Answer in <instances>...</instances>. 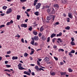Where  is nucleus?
<instances>
[{"label": "nucleus", "instance_id": "59", "mask_svg": "<svg viewBox=\"0 0 77 77\" xmlns=\"http://www.w3.org/2000/svg\"><path fill=\"white\" fill-rule=\"evenodd\" d=\"M32 75H35V72H32Z\"/></svg>", "mask_w": 77, "mask_h": 77}, {"label": "nucleus", "instance_id": "8", "mask_svg": "<svg viewBox=\"0 0 77 77\" xmlns=\"http://www.w3.org/2000/svg\"><path fill=\"white\" fill-rule=\"evenodd\" d=\"M34 39H35V41H38V40L39 39V38L38 36H35L34 37Z\"/></svg>", "mask_w": 77, "mask_h": 77}, {"label": "nucleus", "instance_id": "64", "mask_svg": "<svg viewBox=\"0 0 77 77\" xmlns=\"http://www.w3.org/2000/svg\"><path fill=\"white\" fill-rule=\"evenodd\" d=\"M30 11V9H28L26 10L27 12H29Z\"/></svg>", "mask_w": 77, "mask_h": 77}, {"label": "nucleus", "instance_id": "63", "mask_svg": "<svg viewBox=\"0 0 77 77\" xmlns=\"http://www.w3.org/2000/svg\"><path fill=\"white\" fill-rule=\"evenodd\" d=\"M29 72L30 73V74H31V70H30V69H29Z\"/></svg>", "mask_w": 77, "mask_h": 77}, {"label": "nucleus", "instance_id": "55", "mask_svg": "<svg viewBox=\"0 0 77 77\" xmlns=\"http://www.w3.org/2000/svg\"><path fill=\"white\" fill-rule=\"evenodd\" d=\"M71 39L72 40V42H73V41H74V38H71Z\"/></svg>", "mask_w": 77, "mask_h": 77}, {"label": "nucleus", "instance_id": "34", "mask_svg": "<svg viewBox=\"0 0 77 77\" xmlns=\"http://www.w3.org/2000/svg\"><path fill=\"white\" fill-rule=\"evenodd\" d=\"M9 22L10 23V24H13V20H11V21Z\"/></svg>", "mask_w": 77, "mask_h": 77}, {"label": "nucleus", "instance_id": "47", "mask_svg": "<svg viewBox=\"0 0 77 77\" xmlns=\"http://www.w3.org/2000/svg\"><path fill=\"white\" fill-rule=\"evenodd\" d=\"M6 25L7 26H9V25H11V24L9 22H8L7 23Z\"/></svg>", "mask_w": 77, "mask_h": 77}, {"label": "nucleus", "instance_id": "32", "mask_svg": "<svg viewBox=\"0 0 77 77\" xmlns=\"http://www.w3.org/2000/svg\"><path fill=\"white\" fill-rule=\"evenodd\" d=\"M34 51H35V50H33V51H32L30 53V55H32V54H33V53H34Z\"/></svg>", "mask_w": 77, "mask_h": 77}, {"label": "nucleus", "instance_id": "22", "mask_svg": "<svg viewBox=\"0 0 77 77\" xmlns=\"http://www.w3.org/2000/svg\"><path fill=\"white\" fill-rule=\"evenodd\" d=\"M29 55V54H28L27 53H25L24 54V56L25 57H27V56Z\"/></svg>", "mask_w": 77, "mask_h": 77}, {"label": "nucleus", "instance_id": "38", "mask_svg": "<svg viewBox=\"0 0 77 77\" xmlns=\"http://www.w3.org/2000/svg\"><path fill=\"white\" fill-rule=\"evenodd\" d=\"M22 66L21 63H19L18 65V66L20 68V67H21Z\"/></svg>", "mask_w": 77, "mask_h": 77}, {"label": "nucleus", "instance_id": "10", "mask_svg": "<svg viewBox=\"0 0 77 77\" xmlns=\"http://www.w3.org/2000/svg\"><path fill=\"white\" fill-rule=\"evenodd\" d=\"M56 34L54 33L52 34L51 35V38H53V37H55V36H56Z\"/></svg>", "mask_w": 77, "mask_h": 77}, {"label": "nucleus", "instance_id": "41", "mask_svg": "<svg viewBox=\"0 0 77 77\" xmlns=\"http://www.w3.org/2000/svg\"><path fill=\"white\" fill-rule=\"evenodd\" d=\"M28 30H29V31H31L32 30V27H30L28 28Z\"/></svg>", "mask_w": 77, "mask_h": 77}, {"label": "nucleus", "instance_id": "15", "mask_svg": "<svg viewBox=\"0 0 77 77\" xmlns=\"http://www.w3.org/2000/svg\"><path fill=\"white\" fill-rule=\"evenodd\" d=\"M50 75H53V76H54L55 75L56 73H55V72H51L50 73Z\"/></svg>", "mask_w": 77, "mask_h": 77}, {"label": "nucleus", "instance_id": "44", "mask_svg": "<svg viewBox=\"0 0 77 77\" xmlns=\"http://www.w3.org/2000/svg\"><path fill=\"white\" fill-rule=\"evenodd\" d=\"M38 45V44L37 42H35L34 44V45H35V46H36V45Z\"/></svg>", "mask_w": 77, "mask_h": 77}, {"label": "nucleus", "instance_id": "6", "mask_svg": "<svg viewBox=\"0 0 77 77\" xmlns=\"http://www.w3.org/2000/svg\"><path fill=\"white\" fill-rule=\"evenodd\" d=\"M51 9L48 8L47 10L46 11H47V12H48V14L50 15V12H51Z\"/></svg>", "mask_w": 77, "mask_h": 77}, {"label": "nucleus", "instance_id": "23", "mask_svg": "<svg viewBox=\"0 0 77 77\" xmlns=\"http://www.w3.org/2000/svg\"><path fill=\"white\" fill-rule=\"evenodd\" d=\"M70 29V27L69 26H67L66 27H65V29L66 30H69Z\"/></svg>", "mask_w": 77, "mask_h": 77}, {"label": "nucleus", "instance_id": "1", "mask_svg": "<svg viewBox=\"0 0 77 77\" xmlns=\"http://www.w3.org/2000/svg\"><path fill=\"white\" fill-rule=\"evenodd\" d=\"M41 5V3H38L37 5L35 6V8L36 9H39L40 6Z\"/></svg>", "mask_w": 77, "mask_h": 77}, {"label": "nucleus", "instance_id": "2", "mask_svg": "<svg viewBox=\"0 0 77 77\" xmlns=\"http://www.w3.org/2000/svg\"><path fill=\"white\" fill-rule=\"evenodd\" d=\"M12 12V9L11 8H9L7 11L6 13V14H10V13H11Z\"/></svg>", "mask_w": 77, "mask_h": 77}, {"label": "nucleus", "instance_id": "13", "mask_svg": "<svg viewBox=\"0 0 77 77\" xmlns=\"http://www.w3.org/2000/svg\"><path fill=\"white\" fill-rule=\"evenodd\" d=\"M66 72H60V74L61 75H65L66 74Z\"/></svg>", "mask_w": 77, "mask_h": 77}, {"label": "nucleus", "instance_id": "57", "mask_svg": "<svg viewBox=\"0 0 77 77\" xmlns=\"http://www.w3.org/2000/svg\"><path fill=\"white\" fill-rule=\"evenodd\" d=\"M38 35H39V37H40L42 36V34L41 33H39V34Z\"/></svg>", "mask_w": 77, "mask_h": 77}, {"label": "nucleus", "instance_id": "37", "mask_svg": "<svg viewBox=\"0 0 77 77\" xmlns=\"http://www.w3.org/2000/svg\"><path fill=\"white\" fill-rule=\"evenodd\" d=\"M25 13L26 14L27 16L29 17V14H28V13L26 11H25Z\"/></svg>", "mask_w": 77, "mask_h": 77}, {"label": "nucleus", "instance_id": "52", "mask_svg": "<svg viewBox=\"0 0 77 77\" xmlns=\"http://www.w3.org/2000/svg\"><path fill=\"white\" fill-rule=\"evenodd\" d=\"M58 24H59V23L58 22H57L55 23V25H58Z\"/></svg>", "mask_w": 77, "mask_h": 77}, {"label": "nucleus", "instance_id": "28", "mask_svg": "<svg viewBox=\"0 0 77 77\" xmlns=\"http://www.w3.org/2000/svg\"><path fill=\"white\" fill-rule=\"evenodd\" d=\"M35 42V41H32L30 42V44H32V45H34V43Z\"/></svg>", "mask_w": 77, "mask_h": 77}, {"label": "nucleus", "instance_id": "21", "mask_svg": "<svg viewBox=\"0 0 77 77\" xmlns=\"http://www.w3.org/2000/svg\"><path fill=\"white\" fill-rule=\"evenodd\" d=\"M20 17H21V16H20V15H17V20H20Z\"/></svg>", "mask_w": 77, "mask_h": 77}, {"label": "nucleus", "instance_id": "7", "mask_svg": "<svg viewBox=\"0 0 77 77\" xmlns=\"http://www.w3.org/2000/svg\"><path fill=\"white\" fill-rule=\"evenodd\" d=\"M44 60L45 62H48L49 61V58L46 57L45 58Z\"/></svg>", "mask_w": 77, "mask_h": 77}, {"label": "nucleus", "instance_id": "54", "mask_svg": "<svg viewBox=\"0 0 77 77\" xmlns=\"http://www.w3.org/2000/svg\"><path fill=\"white\" fill-rule=\"evenodd\" d=\"M54 48H57V46L56 45H54L53 46Z\"/></svg>", "mask_w": 77, "mask_h": 77}, {"label": "nucleus", "instance_id": "16", "mask_svg": "<svg viewBox=\"0 0 77 77\" xmlns=\"http://www.w3.org/2000/svg\"><path fill=\"white\" fill-rule=\"evenodd\" d=\"M59 52H60V51H62V52H63L64 51V50L63 49H59L58 50Z\"/></svg>", "mask_w": 77, "mask_h": 77}, {"label": "nucleus", "instance_id": "24", "mask_svg": "<svg viewBox=\"0 0 77 77\" xmlns=\"http://www.w3.org/2000/svg\"><path fill=\"white\" fill-rule=\"evenodd\" d=\"M18 68H19V69H20V70H23V69H25V68H23L22 67H19Z\"/></svg>", "mask_w": 77, "mask_h": 77}, {"label": "nucleus", "instance_id": "19", "mask_svg": "<svg viewBox=\"0 0 77 77\" xmlns=\"http://www.w3.org/2000/svg\"><path fill=\"white\" fill-rule=\"evenodd\" d=\"M35 69L37 70V71H39V67H38V66H36L35 67Z\"/></svg>", "mask_w": 77, "mask_h": 77}, {"label": "nucleus", "instance_id": "56", "mask_svg": "<svg viewBox=\"0 0 77 77\" xmlns=\"http://www.w3.org/2000/svg\"><path fill=\"white\" fill-rule=\"evenodd\" d=\"M5 13L4 14H0V15L1 16H2L3 17V16H4L5 15Z\"/></svg>", "mask_w": 77, "mask_h": 77}, {"label": "nucleus", "instance_id": "36", "mask_svg": "<svg viewBox=\"0 0 77 77\" xmlns=\"http://www.w3.org/2000/svg\"><path fill=\"white\" fill-rule=\"evenodd\" d=\"M50 37H48V39H47V42H49V41H50Z\"/></svg>", "mask_w": 77, "mask_h": 77}, {"label": "nucleus", "instance_id": "40", "mask_svg": "<svg viewBox=\"0 0 77 77\" xmlns=\"http://www.w3.org/2000/svg\"><path fill=\"white\" fill-rule=\"evenodd\" d=\"M52 40L53 42H55V40H56V38H54V39H52Z\"/></svg>", "mask_w": 77, "mask_h": 77}, {"label": "nucleus", "instance_id": "50", "mask_svg": "<svg viewBox=\"0 0 77 77\" xmlns=\"http://www.w3.org/2000/svg\"><path fill=\"white\" fill-rule=\"evenodd\" d=\"M45 8H50V6L48 5H46L45 6Z\"/></svg>", "mask_w": 77, "mask_h": 77}, {"label": "nucleus", "instance_id": "4", "mask_svg": "<svg viewBox=\"0 0 77 77\" xmlns=\"http://www.w3.org/2000/svg\"><path fill=\"white\" fill-rule=\"evenodd\" d=\"M54 14V9L53 8L52 9L51 11L50 14V15H51V14Z\"/></svg>", "mask_w": 77, "mask_h": 77}, {"label": "nucleus", "instance_id": "3", "mask_svg": "<svg viewBox=\"0 0 77 77\" xmlns=\"http://www.w3.org/2000/svg\"><path fill=\"white\" fill-rule=\"evenodd\" d=\"M42 39L43 40V41H45L47 39V38L45 37V36L42 35Z\"/></svg>", "mask_w": 77, "mask_h": 77}, {"label": "nucleus", "instance_id": "12", "mask_svg": "<svg viewBox=\"0 0 77 77\" xmlns=\"http://www.w3.org/2000/svg\"><path fill=\"white\" fill-rule=\"evenodd\" d=\"M18 59V57H14L13 56L12 57V60H16Z\"/></svg>", "mask_w": 77, "mask_h": 77}, {"label": "nucleus", "instance_id": "58", "mask_svg": "<svg viewBox=\"0 0 77 77\" xmlns=\"http://www.w3.org/2000/svg\"><path fill=\"white\" fill-rule=\"evenodd\" d=\"M11 53V51H8L7 53V54H9V53Z\"/></svg>", "mask_w": 77, "mask_h": 77}, {"label": "nucleus", "instance_id": "35", "mask_svg": "<svg viewBox=\"0 0 77 77\" xmlns=\"http://www.w3.org/2000/svg\"><path fill=\"white\" fill-rule=\"evenodd\" d=\"M69 72H72V70L71 69H69Z\"/></svg>", "mask_w": 77, "mask_h": 77}, {"label": "nucleus", "instance_id": "27", "mask_svg": "<svg viewBox=\"0 0 77 77\" xmlns=\"http://www.w3.org/2000/svg\"><path fill=\"white\" fill-rule=\"evenodd\" d=\"M70 43L72 45H75V43L73 42H71Z\"/></svg>", "mask_w": 77, "mask_h": 77}, {"label": "nucleus", "instance_id": "14", "mask_svg": "<svg viewBox=\"0 0 77 77\" xmlns=\"http://www.w3.org/2000/svg\"><path fill=\"white\" fill-rule=\"evenodd\" d=\"M33 33L34 35H37V34H38V32L35 31H33Z\"/></svg>", "mask_w": 77, "mask_h": 77}, {"label": "nucleus", "instance_id": "62", "mask_svg": "<svg viewBox=\"0 0 77 77\" xmlns=\"http://www.w3.org/2000/svg\"><path fill=\"white\" fill-rule=\"evenodd\" d=\"M27 72H26V71H24L23 72L24 74H27Z\"/></svg>", "mask_w": 77, "mask_h": 77}, {"label": "nucleus", "instance_id": "18", "mask_svg": "<svg viewBox=\"0 0 77 77\" xmlns=\"http://www.w3.org/2000/svg\"><path fill=\"white\" fill-rule=\"evenodd\" d=\"M34 14L35 15L37 16H38L39 15V12L38 11H36V12L34 13Z\"/></svg>", "mask_w": 77, "mask_h": 77}, {"label": "nucleus", "instance_id": "39", "mask_svg": "<svg viewBox=\"0 0 77 77\" xmlns=\"http://www.w3.org/2000/svg\"><path fill=\"white\" fill-rule=\"evenodd\" d=\"M5 27V25H2L0 26V29H2V27Z\"/></svg>", "mask_w": 77, "mask_h": 77}, {"label": "nucleus", "instance_id": "26", "mask_svg": "<svg viewBox=\"0 0 77 77\" xmlns=\"http://www.w3.org/2000/svg\"><path fill=\"white\" fill-rule=\"evenodd\" d=\"M44 30V28L42 26L40 28V32H42Z\"/></svg>", "mask_w": 77, "mask_h": 77}, {"label": "nucleus", "instance_id": "42", "mask_svg": "<svg viewBox=\"0 0 77 77\" xmlns=\"http://www.w3.org/2000/svg\"><path fill=\"white\" fill-rule=\"evenodd\" d=\"M70 52L71 53H75V51L74 50H72Z\"/></svg>", "mask_w": 77, "mask_h": 77}, {"label": "nucleus", "instance_id": "30", "mask_svg": "<svg viewBox=\"0 0 77 77\" xmlns=\"http://www.w3.org/2000/svg\"><path fill=\"white\" fill-rule=\"evenodd\" d=\"M69 55L70 57H72V54H71V53L70 52L69 53Z\"/></svg>", "mask_w": 77, "mask_h": 77}, {"label": "nucleus", "instance_id": "11", "mask_svg": "<svg viewBox=\"0 0 77 77\" xmlns=\"http://www.w3.org/2000/svg\"><path fill=\"white\" fill-rule=\"evenodd\" d=\"M61 2L62 3H64V4H65V3H67V1L66 0H61Z\"/></svg>", "mask_w": 77, "mask_h": 77}, {"label": "nucleus", "instance_id": "25", "mask_svg": "<svg viewBox=\"0 0 77 77\" xmlns=\"http://www.w3.org/2000/svg\"><path fill=\"white\" fill-rule=\"evenodd\" d=\"M37 4V2L35 1H34V3L33 5H34V6H36V5Z\"/></svg>", "mask_w": 77, "mask_h": 77}, {"label": "nucleus", "instance_id": "33", "mask_svg": "<svg viewBox=\"0 0 77 77\" xmlns=\"http://www.w3.org/2000/svg\"><path fill=\"white\" fill-rule=\"evenodd\" d=\"M8 7H7V6H4L3 7V9H6V8H7Z\"/></svg>", "mask_w": 77, "mask_h": 77}, {"label": "nucleus", "instance_id": "48", "mask_svg": "<svg viewBox=\"0 0 77 77\" xmlns=\"http://www.w3.org/2000/svg\"><path fill=\"white\" fill-rule=\"evenodd\" d=\"M70 19L69 18H67V21L68 22H69L70 20H69Z\"/></svg>", "mask_w": 77, "mask_h": 77}, {"label": "nucleus", "instance_id": "51", "mask_svg": "<svg viewBox=\"0 0 77 77\" xmlns=\"http://www.w3.org/2000/svg\"><path fill=\"white\" fill-rule=\"evenodd\" d=\"M21 41L22 42H23V43H24V39H23V38L21 39Z\"/></svg>", "mask_w": 77, "mask_h": 77}, {"label": "nucleus", "instance_id": "20", "mask_svg": "<svg viewBox=\"0 0 77 77\" xmlns=\"http://www.w3.org/2000/svg\"><path fill=\"white\" fill-rule=\"evenodd\" d=\"M54 6L55 7V8H59V5L55 4L54 5Z\"/></svg>", "mask_w": 77, "mask_h": 77}, {"label": "nucleus", "instance_id": "5", "mask_svg": "<svg viewBox=\"0 0 77 77\" xmlns=\"http://www.w3.org/2000/svg\"><path fill=\"white\" fill-rule=\"evenodd\" d=\"M21 26L22 27H25V28H26L27 27V25L26 24H22L21 25Z\"/></svg>", "mask_w": 77, "mask_h": 77}, {"label": "nucleus", "instance_id": "46", "mask_svg": "<svg viewBox=\"0 0 77 77\" xmlns=\"http://www.w3.org/2000/svg\"><path fill=\"white\" fill-rule=\"evenodd\" d=\"M6 65L7 66H6L7 68H9V67H11V66L10 65Z\"/></svg>", "mask_w": 77, "mask_h": 77}, {"label": "nucleus", "instance_id": "61", "mask_svg": "<svg viewBox=\"0 0 77 77\" xmlns=\"http://www.w3.org/2000/svg\"><path fill=\"white\" fill-rule=\"evenodd\" d=\"M45 6H43L42 7V9H45Z\"/></svg>", "mask_w": 77, "mask_h": 77}, {"label": "nucleus", "instance_id": "9", "mask_svg": "<svg viewBox=\"0 0 77 77\" xmlns=\"http://www.w3.org/2000/svg\"><path fill=\"white\" fill-rule=\"evenodd\" d=\"M51 18H52V17H51V16H50L48 17H47V19L48 20H50Z\"/></svg>", "mask_w": 77, "mask_h": 77}, {"label": "nucleus", "instance_id": "49", "mask_svg": "<svg viewBox=\"0 0 77 77\" xmlns=\"http://www.w3.org/2000/svg\"><path fill=\"white\" fill-rule=\"evenodd\" d=\"M54 58L56 60H58V58L57 57H54Z\"/></svg>", "mask_w": 77, "mask_h": 77}, {"label": "nucleus", "instance_id": "43", "mask_svg": "<svg viewBox=\"0 0 77 77\" xmlns=\"http://www.w3.org/2000/svg\"><path fill=\"white\" fill-rule=\"evenodd\" d=\"M5 71H7V72H11V71L9 70V69H5Z\"/></svg>", "mask_w": 77, "mask_h": 77}, {"label": "nucleus", "instance_id": "29", "mask_svg": "<svg viewBox=\"0 0 77 77\" xmlns=\"http://www.w3.org/2000/svg\"><path fill=\"white\" fill-rule=\"evenodd\" d=\"M69 17L70 18H72V15L70 14H68Z\"/></svg>", "mask_w": 77, "mask_h": 77}, {"label": "nucleus", "instance_id": "45", "mask_svg": "<svg viewBox=\"0 0 77 77\" xmlns=\"http://www.w3.org/2000/svg\"><path fill=\"white\" fill-rule=\"evenodd\" d=\"M26 1L27 0H20V2H22V3H23V2H26Z\"/></svg>", "mask_w": 77, "mask_h": 77}, {"label": "nucleus", "instance_id": "60", "mask_svg": "<svg viewBox=\"0 0 77 77\" xmlns=\"http://www.w3.org/2000/svg\"><path fill=\"white\" fill-rule=\"evenodd\" d=\"M28 21V19H26L25 20V23H27Z\"/></svg>", "mask_w": 77, "mask_h": 77}, {"label": "nucleus", "instance_id": "53", "mask_svg": "<svg viewBox=\"0 0 77 77\" xmlns=\"http://www.w3.org/2000/svg\"><path fill=\"white\" fill-rule=\"evenodd\" d=\"M37 65H40V63H39L38 61H37Z\"/></svg>", "mask_w": 77, "mask_h": 77}, {"label": "nucleus", "instance_id": "17", "mask_svg": "<svg viewBox=\"0 0 77 77\" xmlns=\"http://www.w3.org/2000/svg\"><path fill=\"white\" fill-rule=\"evenodd\" d=\"M62 35V32H60L59 34L57 35V36H61Z\"/></svg>", "mask_w": 77, "mask_h": 77}, {"label": "nucleus", "instance_id": "31", "mask_svg": "<svg viewBox=\"0 0 77 77\" xmlns=\"http://www.w3.org/2000/svg\"><path fill=\"white\" fill-rule=\"evenodd\" d=\"M57 40L59 41L60 42H62V41L61 40V38H58Z\"/></svg>", "mask_w": 77, "mask_h": 77}]
</instances>
